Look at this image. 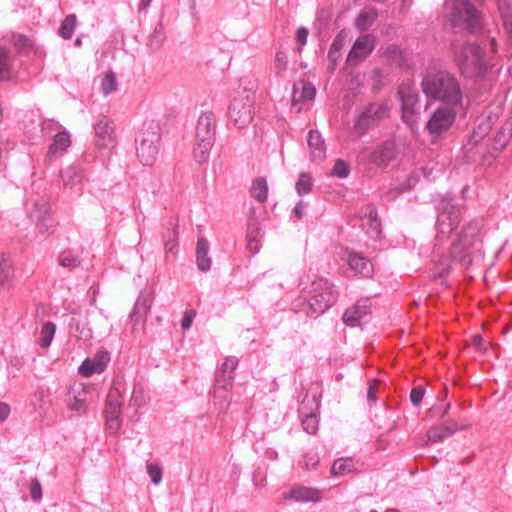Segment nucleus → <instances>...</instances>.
Listing matches in <instances>:
<instances>
[{"label": "nucleus", "mask_w": 512, "mask_h": 512, "mask_svg": "<svg viewBox=\"0 0 512 512\" xmlns=\"http://www.w3.org/2000/svg\"><path fill=\"white\" fill-rule=\"evenodd\" d=\"M249 238H260V228L259 224L257 222H252L249 224L248 232H247V239Z\"/></svg>", "instance_id": "052dcab7"}, {"label": "nucleus", "mask_w": 512, "mask_h": 512, "mask_svg": "<svg viewBox=\"0 0 512 512\" xmlns=\"http://www.w3.org/2000/svg\"><path fill=\"white\" fill-rule=\"evenodd\" d=\"M315 87L304 80H301L294 84L292 93V108L295 112L299 113L303 107L298 105L303 101H312L315 97Z\"/></svg>", "instance_id": "6ab92c4d"}, {"label": "nucleus", "mask_w": 512, "mask_h": 512, "mask_svg": "<svg viewBox=\"0 0 512 512\" xmlns=\"http://www.w3.org/2000/svg\"><path fill=\"white\" fill-rule=\"evenodd\" d=\"M93 386L81 384L70 391L72 398L69 400V408L78 414H84L87 411V404L93 400Z\"/></svg>", "instance_id": "f3484780"}, {"label": "nucleus", "mask_w": 512, "mask_h": 512, "mask_svg": "<svg viewBox=\"0 0 512 512\" xmlns=\"http://www.w3.org/2000/svg\"><path fill=\"white\" fill-rule=\"evenodd\" d=\"M77 19L74 14L68 15L62 22L59 34L64 39H70L74 33L76 27Z\"/></svg>", "instance_id": "ea45409f"}, {"label": "nucleus", "mask_w": 512, "mask_h": 512, "mask_svg": "<svg viewBox=\"0 0 512 512\" xmlns=\"http://www.w3.org/2000/svg\"><path fill=\"white\" fill-rule=\"evenodd\" d=\"M16 45L20 48V49H30L32 48L33 44L32 42L24 37V36H19L17 41H16Z\"/></svg>", "instance_id": "0e129e2a"}, {"label": "nucleus", "mask_w": 512, "mask_h": 512, "mask_svg": "<svg viewBox=\"0 0 512 512\" xmlns=\"http://www.w3.org/2000/svg\"><path fill=\"white\" fill-rule=\"evenodd\" d=\"M251 196L258 202L263 203L268 197V184L265 178H256L250 188Z\"/></svg>", "instance_id": "72a5a7b5"}, {"label": "nucleus", "mask_w": 512, "mask_h": 512, "mask_svg": "<svg viewBox=\"0 0 512 512\" xmlns=\"http://www.w3.org/2000/svg\"><path fill=\"white\" fill-rule=\"evenodd\" d=\"M31 207L29 211L30 218L35 222L40 233H46L51 226L48 202L43 199L36 200Z\"/></svg>", "instance_id": "dca6fc26"}, {"label": "nucleus", "mask_w": 512, "mask_h": 512, "mask_svg": "<svg viewBox=\"0 0 512 512\" xmlns=\"http://www.w3.org/2000/svg\"><path fill=\"white\" fill-rule=\"evenodd\" d=\"M312 185L313 183L311 176L307 173H301L299 175L298 181L295 184V189L299 195H304L310 192Z\"/></svg>", "instance_id": "37998d69"}, {"label": "nucleus", "mask_w": 512, "mask_h": 512, "mask_svg": "<svg viewBox=\"0 0 512 512\" xmlns=\"http://www.w3.org/2000/svg\"><path fill=\"white\" fill-rule=\"evenodd\" d=\"M304 430L311 435H314L318 430V420L315 415L309 414L302 419Z\"/></svg>", "instance_id": "de8ad7c7"}, {"label": "nucleus", "mask_w": 512, "mask_h": 512, "mask_svg": "<svg viewBox=\"0 0 512 512\" xmlns=\"http://www.w3.org/2000/svg\"><path fill=\"white\" fill-rule=\"evenodd\" d=\"M160 134L157 125H145L136 138V154L145 166H152L159 155Z\"/></svg>", "instance_id": "20e7f679"}, {"label": "nucleus", "mask_w": 512, "mask_h": 512, "mask_svg": "<svg viewBox=\"0 0 512 512\" xmlns=\"http://www.w3.org/2000/svg\"><path fill=\"white\" fill-rule=\"evenodd\" d=\"M436 221V237L446 238L460 223V211L450 202H443Z\"/></svg>", "instance_id": "6e6552de"}, {"label": "nucleus", "mask_w": 512, "mask_h": 512, "mask_svg": "<svg viewBox=\"0 0 512 512\" xmlns=\"http://www.w3.org/2000/svg\"><path fill=\"white\" fill-rule=\"evenodd\" d=\"M238 365V359L234 356H229L225 359L224 363L222 364L221 370L219 374L224 375H232L233 371Z\"/></svg>", "instance_id": "8fccbe9b"}, {"label": "nucleus", "mask_w": 512, "mask_h": 512, "mask_svg": "<svg viewBox=\"0 0 512 512\" xmlns=\"http://www.w3.org/2000/svg\"><path fill=\"white\" fill-rule=\"evenodd\" d=\"M312 292L308 300V314L317 316L328 310L336 301L338 293L333 284L326 279H319L312 283Z\"/></svg>", "instance_id": "39448f33"}, {"label": "nucleus", "mask_w": 512, "mask_h": 512, "mask_svg": "<svg viewBox=\"0 0 512 512\" xmlns=\"http://www.w3.org/2000/svg\"><path fill=\"white\" fill-rule=\"evenodd\" d=\"M377 18V12L375 9H368L362 11L355 20V26L360 31L367 30L374 20Z\"/></svg>", "instance_id": "c9c22d12"}, {"label": "nucleus", "mask_w": 512, "mask_h": 512, "mask_svg": "<svg viewBox=\"0 0 512 512\" xmlns=\"http://www.w3.org/2000/svg\"><path fill=\"white\" fill-rule=\"evenodd\" d=\"M285 499L297 502H317L321 499V493L315 488L295 486L285 495Z\"/></svg>", "instance_id": "4be33fe9"}, {"label": "nucleus", "mask_w": 512, "mask_h": 512, "mask_svg": "<svg viewBox=\"0 0 512 512\" xmlns=\"http://www.w3.org/2000/svg\"><path fill=\"white\" fill-rule=\"evenodd\" d=\"M350 173V168L347 162L342 159H338L332 169V175L338 178H346Z\"/></svg>", "instance_id": "49530a36"}, {"label": "nucleus", "mask_w": 512, "mask_h": 512, "mask_svg": "<svg viewBox=\"0 0 512 512\" xmlns=\"http://www.w3.org/2000/svg\"><path fill=\"white\" fill-rule=\"evenodd\" d=\"M396 157V148L393 142L386 141L375 148L371 153L370 161L377 165H387Z\"/></svg>", "instance_id": "412c9836"}, {"label": "nucleus", "mask_w": 512, "mask_h": 512, "mask_svg": "<svg viewBox=\"0 0 512 512\" xmlns=\"http://www.w3.org/2000/svg\"><path fill=\"white\" fill-rule=\"evenodd\" d=\"M196 315L195 311L186 312L181 321V326L184 330H188L191 327L192 321Z\"/></svg>", "instance_id": "13d9d810"}, {"label": "nucleus", "mask_w": 512, "mask_h": 512, "mask_svg": "<svg viewBox=\"0 0 512 512\" xmlns=\"http://www.w3.org/2000/svg\"><path fill=\"white\" fill-rule=\"evenodd\" d=\"M117 89L116 76L112 71H108L101 80V91L104 95H108Z\"/></svg>", "instance_id": "79ce46f5"}, {"label": "nucleus", "mask_w": 512, "mask_h": 512, "mask_svg": "<svg viewBox=\"0 0 512 512\" xmlns=\"http://www.w3.org/2000/svg\"><path fill=\"white\" fill-rule=\"evenodd\" d=\"M82 178V169L77 165H69L61 171V179L65 189L79 190Z\"/></svg>", "instance_id": "b1692460"}, {"label": "nucleus", "mask_w": 512, "mask_h": 512, "mask_svg": "<svg viewBox=\"0 0 512 512\" xmlns=\"http://www.w3.org/2000/svg\"><path fill=\"white\" fill-rule=\"evenodd\" d=\"M13 74V59L8 51L0 46V80H8Z\"/></svg>", "instance_id": "473e14b6"}, {"label": "nucleus", "mask_w": 512, "mask_h": 512, "mask_svg": "<svg viewBox=\"0 0 512 512\" xmlns=\"http://www.w3.org/2000/svg\"><path fill=\"white\" fill-rule=\"evenodd\" d=\"M247 248L252 254L258 253L260 249V238H249L247 239Z\"/></svg>", "instance_id": "e2e57ef3"}, {"label": "nucleus", "mask_w": 512, "mask_h": 512, "mask_svg": "<svg viewBox=\"0 0 512 512\" xmlns=\"http://www.w3.org/2000/svg\"><path fill=\"white\" fill-rule=\"evenodd\" d=\"M151 309V299L144 293H140L136 299L133 310L129 316L130 322L133 325V332L137 330L138 327L143 328L147 315L149 314Z\"/></svg>", "instance_id": "a211bd4d"}, {"label": "nucleus", "mask_w": 512, "mask_h": 512, "mask_svg": "<svg viewBox=\"0 0 512 512\" xmlns=\"http://www.w3.org/2000/svg\"><path fill=\"white\" fill-rule=\"evenodd\" d=\"M304 462L307 469L315 468L319 463V456L317 453H307L304 457Z\"/></svg>", "instance_id": "5fc2aeb1"}, {"label": "nucleus", "mask_w": 512, "mask_h": 512, "mask_svg": "<svg viewBox=\"0 0 512 512\" xmlns=\"http://www.w3.org/2000/svg\"><path fill=\"white\" fill-rule=\"evenodd\" d=\"M15 270L12 260L0 255V287L4 290H10L14 287Z\"/></svg>", "instance_id": "5701e85b"}, {"label": "nucleus", "mask_w": 512, "mask_h": 512, "mask_svg": "<svg viewBox=\"0 0 512 512\" xmlns=\"http://www.w3.org/2000/svg\"><path fill=\"white\" fill-rule=\"evenodd\" d=\"M56 332V325L52 322L43 324L40 333L39 343L41 347L47 348L51 345Z\"/></svg>", "instance_id": "4c0bfd02"}, {"label": "nucleus", "mask_w": 512, "mask_h": 512, "mask_svg": "<svg viewBox=\"0 0 512 512\" xmlns=\"http://www.w3.org/2000/svg\"><path fill=\"white\" fill-rule=\"evenodd\" d=\"M340 57H341V52L334 51L331 48L329 49L328 58L332 62L333 68L337 64V61L340 59Z\"/></svg>", "instance_id": "774afa93"}, {"label": "nucleus", "mask_w": 512, "mask_h": 512, "mask_svg": "<svg viewBox=\"0 0 512 512\" xmlns=\"http://www.w3.org/2000/svg\"><path fill=\"white\" fill-rule=\"evenodd\" d=\"M375 43L376 38L371 34H365L359 37L348 54L346 60L347 64L351 66L358 65L372 53L375 48Z\"/></svg>", "instance_id": "f8f14e48"}, {"label": "nucleus", "mask_w": 512, "mask_h": 512, "mask_svg": "<svg viewBox=\"0 0 512 512\" xmlns=\"http://www.w3.org/2000/svg\"><path fill=\"white\" fill-rule=\"evenodd\" d=\"M216 134V119L212 112L202 113L197 121L196 139L214 140Z\"/></svg>", "instance_id": "aec40b11"}, {"label": "nucleus", "mask_w": 512, "mask_h": 512, "mask_svg": "<svg viewBox=\"0 0 512 512\" xmlns=\"http://www.w3.org/2000/svg\"><path fill=\"white\" fill-rule=\"evenodd\" d=\"M228 117L239 129L249 126L254 118V96L250 93L236 96L229 106Z\"/></svg>", "instance_id": "423d86ee"}, {"label": "nucleus", "mask_w": 512, "mask_h": 512, "mask_svg": "<svg viewBox=\"0 0 512 512\" xmlns=\"http://www.w3.org/2000/svg\"><path fill=\"white\" fill-rule=\"evenodd\" d=\"M213 144L214 140L196 139L193 157L199 164L208 161Z\"/></svg>", "instance_id": "2f4dec72"}, {"label": "nucleus", "mask_w": 512, "mask_h": 512, "mask_svg": "<svg viewBox=\"0 0 512 512\" xmlns=\"http://www.w3.org/2000/svg\"><path fill=\"white\" fill-rule=\"evenodd\" d=\"M425 394V389L422 386H417L412 389L410 393V400L413 405L417 406L421 403Z\"/></svg>", "instance_id": "603ef678"}, {"label": "nucleus", "mask_w": 512, "mask_h": 512, "mask_svg": "<svg viewBox=\"0 0 512 512\" xmlns=\"http://www.w3.org/2000/svg\"><path fill=\"white\" fill-rule=\"evenodd\" d=\"M122 403L120 391L116 388L110 389L105 407L106 428L110 433H116L121 426Z\"/></svg>", "instance_id": "1a4fd4ad"}, {"label": "nucleus", "mask_w": 512, "mask_h": 512, "mask_svg": "<svg viewBox=\"0 0 512 512\" xmlns=\"http://www.w3.org/2000/svg\"><path fill=\"white\" fill-rule=\"evenodd\" d=\"M41 496H42L41 485L38 480H34L31 483V497L34 500H39V499H41Z\"/></svg>", "instance_id": "bf43d9fd"}, {"label": "nucleus", "mask_w": 512, "mask_h": 512, "mask_svg": "<svg viewBox=\"0 0 512 512\" xmlns=\"http://www.w3.org/2000/svg\"><path fill=\"white\" fill-rule=\"evenodd\" d=\"M421 89L429 101H438V105L463 106L464 92L461 83L448 71L426 74L421 81Z\"/></svg>", "instance_id": "f257e3e1"}, {"label": "nucleus", "mask_w": 512, "mask_h": 512, "mask_svg": "<svg viewBox=\"0 0 512 512\" xmlns=\"http://www.w3.org/2000/svg\"><path fill=\"white\" fill-rule=\"evenodd\" d=\"M479 228L476 224H468L452 244V255L460 261L465 260L466 252L474 245Z\"/></svg>", "instance_id": "ddd939ff"}, {"label": "nucleus", "mask_w": 512, "mask_h": 512, "mask_svg": "<svg viewBox=\"0 0 512 512\" xmlns=\"http://www.w3.org/2000/svg\"><path fill=\"white\" fill-rule=\"evenodd\" d=\"M499 10L503 18L504 28L508 35V41L512 45V19L509 16V8L500 4Z\"/></svg>", "instance_id": "a18cd8bd"}, {"label": "nucleus", "mask_w": 512, "mask_h": 512, "mask_svg": "<svg viewBox=\"0 0 512 512\" xmlns=\"http://www.w3.org/2000/svg\"><path fill=\"white\" fill-rule=\"evenodd\" d=\"M512 136V124L507 123L505 127H502L500 133H499V141L502 142L504 145L506 141Z\"/></svg>", "instance_id": "4d7b16f0"}, {"label": "nucleus", "mask_w": 512, "mask_h": 512, "mask_svg": "<svg viewBox=\"0 0 512 512\" xmlns=\"http://www.w3.org/2000/svg\"><path fill=\"white\" fill-rule=\"evenodd\" d=\"M456 63L461 73L475 80L485 78L492 69L476 44H466L456 55Z\"/></svg>", "instance_id": "f03ea898"}, {"label": "nucleus", "mask_w": 512, "mask_h": 512, "mask_svg": "<svg viewBox=\"0 0 512 512\" xmlns=\"http://www.w3.org/2000/svg\"><path fill=\"white\" fill-rule=\"evenodd\" d=\"M348 264L354 272L364 277H370L373 273L372 263L359 254H350Z\"/></svg>", "instance_id": "c756f323"}, {"label": "nucleus", "mask_w": 512, "mask_h": 512, "mask_svg": "<svg viewBox=\"0 0 512 512\" xmlns=\"http://www.w3.org/2000/svg\"><path fill=\"white\" fill-rule=\"evenodd\" d=\"M58 261L60 266L70 270L78 267L81 263L79 257L69 251L62 252Z\"/></svg>", "instance_id": "a19ab883"}, {"label": "nucleus", "mask_w": 512, "mask_h": 512, "mask_svg": "<svg viewBox=\"0 0 512 512\" xmlns=\"http://www.w3.org/2000/svg\"><path fill=\"white\" fill-rule=\"evenodd\" d=\"M71 145L70 134L66 131L58 132L49 146L48 154L57 156L63 154Z\"/></svg>", "instance_id": "7c9ffc66"}, {"label": "nucleus", "mask_w": 512, "mask_h": 512, "mask_svg": "<svg viewBox=\"0 0 512 512\" xmlns=\"http://www.w3.org/2000/svg\"><path fill=\"white\" fill-rule=\"evenodd\" d=\"M368 207V213L362 218V226L366 231V234L372 238L377 239L381 234V225L380 221L377 218L376 211L372 208V206Z\"/></svg>", "instance_id": "cd10ccee"}, {"label": "nucleus", "mask_w": 512, "mask_h": 512, "mask_svg": "<svg viewBox=\"0 0 512 512\" xmlns=\"http://www.w3.org/2000/svg\"><path fill=\"white\" fill-rule=\"evenodd\" d=\"M472 344L473 346L478 350V351H485V347H484V340L482 338V336L480 335H474L473 336V339H472Z\"/></svg>", "instance_id": "338daca9"}, {"label": "nucleus", "mask_w": 512, "mask_h": 512, "mask_svg": "<svg viewBox=\"0 0 512 512\" xmlns=\"http://www.w3.org/2000/svg\"><path fill=\"white\" fill-rule=\"evenodd\" d=\"M233 386V375L217 374L214 385V398L225 403L229 401V391Z\"/></svg>", "instance_id": "a878e982"}, {"label": "nucleus", "mask_w": 512, "mask_h": 512, "mask_svg": "<svg viewBox=\"0 0 512 512\" xmlns=\"http://www.w3.org/2000/svg\"><path fill=\"white\" fill-rule=\"evenodd\" d=\"M97 146L101 149H113L117 145V137L113 122L107 117L100 118L94 125Z\"/></svg>", "instance_id": "4468645a"}, {"label": "nucleus", "mask_w": 512, "mask_h": 512, "mask_svg": "<svg viewBox=\"0 0 512 512\" xmlns=\"http://www.w3.org/2000/svg\"><path fill=\"white\" fill-rule=\"evenodd\" d=\"M209 250V242L203 237L199 238L196 245V263L202 272H207L211 268L212 260L208 256Z\"/></svg>", "instance_id": "bb28decb"}, {"label": "nucleus", "mask_w": 512, "mask_h": 512, "mask_svg": "<svg viewBox=\"0 0 512 512\" xmlns=\"http://www.w3.org/2000/svg\"><path fill=\"white\" fill-rule=\"evenodd\" d=\"M288 65V56L283 51H278L275 55V70L276 73L282 74L286 69Z\"/></svg>", "instance_id": "09e8293b"}, {"label": "nucleus", "mask_w": 512, "mask_h": 512, "mask_svg": "<svg viewBox=\"0 0 512 512\" xmlns=\"http://www.w3.org/2000/svg\"><path fill=\"white\" fill-rule=\"evenodd\" d=\"M451 21L454 25L466 24L471 31L479 26V17L473 5L466 0H454L452 4Z\"/></svg>", "instance_id": "9d476101"}, {"label": "nucleus", "mask_w": 512, "mask_h": 512, "mask_svg": "<svg viewBox=\"0 0 512 512\" xmlns=\"http://www.w3.org/2000/svg\"><path fill=\"white\" fill-rule=\"evenodd\" d=\"M71 328L75 329L72 333L81 340L87 341L92 338V330L87 327L86 323H80V321L72 318L71 320Z\"/></svg>", "instance_id": "58836bf2"}, {"label": "nucleus", "mask_w": 512, "mask_h": 512, "mask_svg": "<svg viewBox=\"0 0 512 512\" xmlns=\"http://www.w3.org/2000/svg\"><path fill=\"white\" fill-rule=\"evenodd\" d=\"M398 96L402 103V119L412 127L417 123L419 117V94L415 87L403 84L399 87Z\"/></svg>", "instance_id": "0eeeda50"}, {"label": "nucleus", "mask_w": 512, "mask_h": 512, "mask_svg": "<svg viewBox=\"0 0 512 512\" xmlns=\"http://www.w3.org/2000/svg\"><path fill=\"white\" fill-rule=\"evenodd\" d=\"M10 414V406L6 403L0 402V423L5 421Z\"/></svg>", "instance_id": "69168bd1"}, {"label": "nucleus", "mask_w": 512, "mask_h": 512, "mask_svg": "<svg viewBox=\"0 0 512 512\" xmlns=\"http://www.w3.org/2000/svg\"><path fill=\"white\" fill-rule=\"evenodd\" d=\"M131 403L137 407L144 405V403H145L144 391L141 386L134 387L132 395H131Z\"/></svg>", "instance_id": "3c124183"}, {"label": "nucleus", "mask_w": 512, "mask_h": 512, "mask_svg": "<svg viewBox=\"0 0 512 512\" xmlns=\"http://www.w3.org/2000/svg\"><path fill=\"white\" fill-rule=\"evenodd\" d=\"M462 107L437 105L431 109L425 129L432 142L438 141L453 126L458 111Z\"/></svg>", "instance_id": "7ed1b4c3"}, {"label": "nucleus", "mask_w": 512, "mask_h": 512, "mask_svg": "<svg viewBox=\"0 0 512 512\" xmlns=\"http://www.w3.org/2000/svg\"><path fill=\"white\" fill-rule=\"evenodd\" d=\"M450 408V404H446L444 406V408H441V407H432L430 410H429V415L432 417V418H442L444 417L448 410Z\"/></svg>", "instance_id": "6e6d98bb"}, {"label": "nucleus", "mask_w": 512, "mask_h": 512, "mask_svg": "<svg viewBox=\"0 0 512 512\" xmlns=\"http://www.w3.org/2000/svg\"><path fill=\"white\" fill-rule=\"evenodd\" d=\"M354 469L353 460L351 458H340L334 461L331 467V474L334 476H343Z\"/></svg>", "instance_id": "e433bc0d"}, {"label": "nucleus", "mask_w": 512, "mask_h": 512, "mask_svg": "<svg viewBox=\"0 0 512 512\" xmlns=\"http://www.w3.org/2000/svg\"><path fill=\"white\" fill-rule=\"evenodd\" d=\"M389 108L384 103H372L367 106L359 115L355 129L359 133H364L370 126L387 118Z\"/></svg>", "instance_id": "9b49d317"}, {"label": "nucleus", "mask_w": 512, "mask_h": 512, "mask_svg": "<svg viewBox=\"0 0 512 512\" xmlns=\"http://www.w3.org/2000/svg\"><path fill=\"white\" fill-rule=\"evenodd\" d=\"M456 429V427H450L448 425L433 427L428 431V441L431 443L443 441L446 437L452 435Z\"/></svg>", "instance_id": "f704fd0d"}, {"label": "nucleus", "mask_w": 512, "mask_h": 512, "mask_svg": "<svg viewBox=\"0 0 512 512\" xmlns=\"http://www.w3.org/2000/svg\"><path fill=\"white\" fill-rule=\"evenodd\" d=\"M370 312V307L367 304V301L363 303H357L355 306L347 309L343 314V322L349 326H356L359 324L360 320L368 315Z\"/></svg>", "instance_id": "393cba45"}, {"label": "nucleus", "mask_w": 512, "mask_h": 512, "mask_svg": "<svg viewBox=\"0 0 512 512\" xmlns=\"http://www.w3.org/2000/svg\"><path fill=\"white\" fill-rule=\"evenodd\" d=\"M345 38L346 34L343 31H341L333 40L330 48L334 51L341 52L342 48L345 45Z\"/></svg>", "instance_id": "864d4df0"}, {"label": "nucleus", "mask_w": 512, "mask_h": 512, "mask_svg": "<svg viewBox=\"0 0 512 512\" xmlns=\"http://www.w3.org/2000/svg\"><path fill=\"white\" fill-rule=\"evenodd\" d=\"M110 361L107 351H98L94 356L86 358L79 367V373L85 377L102 373Z\"/></svg>", "instance_id": "2eb2a0df"}, {"label": "nucleus", "mask_w": 512, "mask_h": 512, "mask_svg": "<svg viewBox=\"0 0 512 512\" xmlns=\"http://www.w3.org/2000/svg\"><path fill=\"white\" fill-rule=\"evenodd\" d=\"M147 473L151 478V481L154 485H159L162 481L163 469L159 464L156 463H148L147 464Z\"/></svg>", "instance_id": "c03bdc74"}, {"label": "nucleus", "mask_w": 512, "mask_h": 512, "mask_svg": "<svg viewBox=\"0 0 512 512\" xmlns=\"http://www.w3.org/2000/svg\"><path fill=\"white\" fill-rule=\"evenodd\" d=\"M308 29L305 27H300L296 31V39L301 45H305L308 39Z\"/></svg>", "instance_id": "680f3d73"}, {"label": "nucleus", "mask_w": 512, "mask_h": 512, "mask_svg": "<svg viewBox=\"0 0 512 512\" xmlns=\"http://www.w3.org/2000/svg\"><path fill=\"white\" fill-rule=\"evenodd\" d=\"M308 146L313 160H322L326 155L324 140L317 131L311 130L308 135Z\"/></svg>", "instance_id": "c85d7f7f"}]
</instances>
